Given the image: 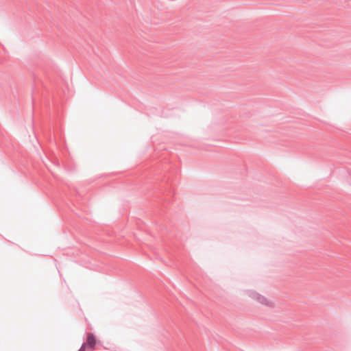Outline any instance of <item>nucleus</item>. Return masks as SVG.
<instances>
[{"label": "nucleus", "instance_id": "obj_1", "mask_svg": "<svg viewBox=\"0 0 351 351\" xmlns=\"http://www.w3.org/2000/svg\"><path fill=\"white\" fill-rule=\"evenodd\" d=\"M97 339L95 336L92 333H88L86 337V343L82 344L79 351H86V349H90L91 351L95 349Z\"/></svg>", "mask_w": 351, "mask_h": 351}]
</instances>
